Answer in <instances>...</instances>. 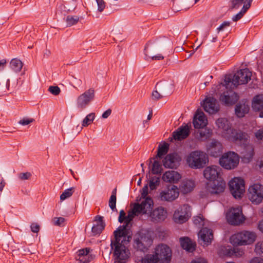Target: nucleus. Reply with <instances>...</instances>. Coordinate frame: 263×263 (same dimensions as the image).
<instances>
[{"label": "nucleus", "instance_id": "obj_1", "mask_svg": "<svg viewBox=\"0 0 263 263\" xmlns=\"http://www.w3.org/2000/svg\"><path fill=\"white\" fill-rule=\"evenodd\" d=\"M124 229L123 227H119L114 232L115 240L111 241L110 246L115 263H125L129 257L130 252L126 245L130 241L132 234L127 231L122 232Z\"/></svg>", "mask_w": 263, "mask_h": 263}, {"label": "nucleus", "instance_id": "obj_2", "mask_svg": "<svg viewBox=\"0 0 263 263\" xmlns=\"http://www.w3.org/2000/svg\"><path fill=\"white\" fill-rule=\"evenodd\" d=\"M172 250L166 245L159 244L156 246L152 254L142 259V263H170Z\"/></svg>", "mask_w": 263, "mask_h": 263}, {"label": "nucleus", "instance_id": "obj_3", "mask_svg": "<svg viewBox=\"0 0 263 263\" xmlns=\"http://www.w3.org/2000/svg\"><path fill=\"white\" fill-rule=\"evenodd\" d=\"M215 125L221 136L230 141L242 140L246 136L242 132L232 128L230 122L225 118L217 119L215 121Z\"/></svg>", "mask_w": 263, "mask_h": 263}, {"label": "nucleus", "instance_id": "obj_4", "mask_svg": "<svg viewBox=\"0 0 263 263\" xmlns=\"http://www.w3.org/2000/svg\"><path fill=\"white\" fill-rule=\"evenodd\" d=\"M252 72L248 68L241 69L237 71L232 79L230 77H226L223 83L220 85L226 89H233L239 85L246 84L251 80Z\"/></svg>", "mask_w": 263, "mask_h": 263}, {"label": "nucleus", "instance_id": "obj_5", "mask_svg": "<svg viewBox=\"0 0 263 263\" xmlns=\"http://www.w3.org/2000/svg\"><path fill=\"white\" fill-rule=\"evenodd\" d=\"M240 162V157L234 152L229 151L221 155L219 159L220 165L227 170H232L237 167Z\"/></svg>", "mask_w": 263, "mask_h": 263}, {"label": "nucleus", "instance_id": "obj_6", "mask_svg": "<svg viewBox=\"0 0 263 263\" xmlns=\"http://www.w3.org/2000/svg\"><path fill=\"white\" fill-rule=\"evenodd\" d=\"M186 163L193 168H200L203 166L207 160L206 154L200 151L191 152L186 157Z\"/></svg>", "mask_w": 263, "mask_h": 263}, {"label": "nucleus", "instance_id": "obj_7", "mask_svg": "<svg viewBox=\"0 0 263 263\" xmlns=\"http://www.w3.org/2000/svg\"><path fill=\"white\" fill-rule=\"evenodd\" d=\"M257 235L255 232L245 231L233 235L231 237V241L236 245H249L253 243Z\"/></svg>", "mask_w": 263, "mask_h": 263}, {"label": "nucleus", "instance_id": "obj_8", "mask_svg": "<svg viewBox=\"0 0 263 263\" xmlns=\"http://www.w3.org/2000/svg\"><path fill=\"white\" fill-rule=\"evenodd\" d=\"M153 201L151 198L140 199L139 202L135 203L132 208L135 216L146 215L148 216L153 208Z\"/></svg>", "mask_w": 263, "mask_h": 263}, {"label": "nucleus", "instance_id": "obj_9", "mask_svg": "<svg viewBox=\"0 0 263 263\" xmlns=\"http://www.w3.org/2000/svg\"><path fill=\"white\" fill-rule=\"evenodd\" d=\"M179 195V191L177 186L167 185L165 188L160 192L158 198L162 201L172 202L176 200Z\"/></svg>", "mask_w": 263, "mask_h": 263}, {"label": "nucleus", "instance_id": "obj_10", "mask_svg": "<svg viewBox=\"0 0 263 263\" xmlns=\"http://www.w3.org/2000/svg\"><path fill=\"white\" fill-rule=\"evenodd\" d=\"M134 242L135 247L144 252L151 246L153 240L148 233L141 232L135 236Z\"/></svg>", "mask_w": 263, "mask_h": 263}, {"label": "nucleus", "instance_id": "obj_11", "mask_svg": "<svg viewBox=\"0 0 263 263\" xmlns=\"http://www.w3.org/2000/svg\"><path fill=\"white\" fill-rule=\"evenodd\" d=\"M95 96V91L89 88L78 96L76 99V106L78 109H84L89 105Z\"/></svg>", "mask_w": 263, "mask_h": 263}, {"label": "nucleus", "instance_id": "obj_12", "mask_svg": "<svg viewBox=\"0 0 263 263\" xmlns=\"http://www.w3.org/2000/svg\"><path fill=\"white\" fill-rule=\"evenodd\" d=\"M248 196L253 203H260L263 200V185L260 183L251 185L248 189Z\"/></svg>", "mask_w": 263, "mask_h": 263}, {"label": "nucleus", "instance_id": "obj_13", "mask_svg": "<svg viewBox=\"0 0 263 263\" xmlns=\"http://www.w3.org/2000/svg\"><path fill=\"white\" fill-rule=\"evenodd\" d=\"M229 185L233 197L236 199L241 198L245 191L244 180L240 177H234L230 181Z\"/></svg>", "mask_w": 263, "mask_h": 263}, {"label": "nucleus", "instance_id": "obj_14", "mask_svg": "<svg viewBox=\"0 0 263 263\" xmlns=\"http://www.w3.org/2000/svg\"><path fill=\"white\" fill-rule=\"evenodd\" d=\"M191 216V208L188 204L179 206L174 212L173 218L178 223L186 222Z\"/></svg>", "mask_w": 263, "mask_h": 263}, {"label": "nucleus", "instance_id": "obj_15", "mask_svg": "<svg viewBox=\"0 0 263 263\" xmlns=\"http://www.w3.org/2000/svg\"><path fill=\"white\" fill-rule=\"evenodd\" d=\"M227 218L229 223L232 225L240 224L245 220L241 209L239 206L231 209L227 214Z\"/></svg>", "mask_w": 263, "mask_h": 263}, {"label": "nucleus", "instance_id": "obj_16", "mask_svg": "<svg viewBox=\"0 0 263 263\" xmlns=\"http://www.w3.org/2000/svg\"><path fill=\"white\" fill-rule=\"evenodd\" d=\"M221 168L217 165L207 166L203 171L205 178L211 181H215L221 179Z\"/></svg>", "mask_w": 263, "mask_h": 263}, {"label": "nucleus", "instance_id": "obj_17", "mask_svg": "<svg viewBox=\"0 0 263 263\" xmlns=\"http://www.w3.org/2000/svg\"><path fill=\"white\" fill-rule=\"evenodd\" d=\"M135 216L134 212L133 210V209L128 211V215L126 216V213L123 210H122L119 212V216L118 218V221L120 223H122L123 221H125V224L123 226H120V227H123L124 228V230H122L123 232L124 231H127L129 232L130 234H132L130 230V222L132 221L134 217Z\"/></svg>", "mask_w": 263, "mask_h": 263}, {"label": "nucleus", "instance_id": "obj_18", "mask_svg": "<svg viewBox=\"0 0 263 263\" xmlns=\"http://www.w3.org/2000/svg\"><path fill=\"white\" fill-rule=\"evenodd\" d=\"M207 184L206 189L208 192L212 194H218L224 192L226 182L222 179H218Z\"/></svg>", "mask_w": 263, "mask_h": 263}, {"label": "nucleus", "instance_id": "obj_19", "mask_svg": "<svg viewBox=\"0 0 263 263\" xmlns=\"http://www.w3.org/2000/svg\"><path fill=\"white\" fill-rule=\"evenodd\" d=\"M208 124V120L203 112L197 110L195 113L193 119V124L195 128H204Z\"/></svg>", "mask_w": 263, "mask_h": 263}, {"label": "nucleus", "instance_id": "obj_20", "mask_svg": "<svg viewBox=\"0 0 263 263\" xmlns=\"http://www.w3.org/2000/svg\"><path fill=\"white\" fill-rule=\"evenodd\" d=\"M166 210L163 207H159L152 211L148 217L154 222H160L164 221L167 217Z\"/></svg>", "mask_w": 263, "mask_h": 263}, {"label": "nucleus", "instance_id": "obj_21", "mask_svg": "<svg viewBox=\"0 0 263 263\" xmlns=\"http://www.w3.org/2000/svg\"><path fill=\"white\" fill-rule=\"evenodd\" d=\"M223 152V146L218 141L213 139L207 146V152L214 157H219Z\"/></svg>", "mask_w": 263, "mask_h": 263}, {"label": "nucleus", "instance_id": "obj_22", "mask_svg": "<svg viewBox=\"0 0 263 263\" xmlns=\"http://www.w3.org/2000/svg\"><path fill=\"white\" fill-rule=\"evenodd\" d=\"M228 89H231L228 88ZM238 99V97L237 95L231 90L224 91L220 95L219 98V100L228 106L234 104L236 102Z\"/></svg>", "mask_w": 263, "mask_h": 263}, {"label": "nucleus", "instance_id": "obj_23", "mask_svg": "<svg viewBox=\"0 0 263 263\" xmlns=\"http://www.w3.org/2000/svg\"><path fill=\"white\" fill-rule=\"evenodd\" d=\"M180 160V157L177 154L173 153L167 155L162 162L165 167L176 168L179 166Z\"/></svg>", "mask_w": 263, "mask_h": 263}, {"label": "nucleus", "instance_id": "obj_24", "mask_svg": "<svg viewBox=\"0 0 263 263\" xmlns=\"http://www.w3.org/2000/svg\"><path fill=\"white\" fill-rule=\"evenodd\" d=\"M191 125L188 124L183 125L179 127L176 131L173 133V137L171 139L176 140H182L188 137L190 132Z\"/></svg>", "mask_w": 263, "mask_h": 263}, {"label": "nucleus", "instance_id": "obj_25", "mask_svg": "<svg viewBox=\"0 0 263 263\" xmlns=\"http://www.w3.org/2000/svg\"><path fill=\"white\" fill-rule=\"evenodd\" d=\"M199 242L203 246H208L210 244L213 238L212 230L206 228L202 229L198 234Z\"/></svg>", "mask_w": 263, "mask_h": 263}, {"label": "nucleus", "instance_id": "obj_26", "mask_svg": "<svg viewBox=\"0 0 263 263\" xmlns=\"http://www.w3.org/2000/svg\"><path fill=\"white\" fill-rule=\"evenodd\" d=\"M203 106L204 110L210 114H215L219 109L216 100L212 97L207 98L204 100Z\"/></svg>", "mask_w": 263, "mask_h": 263}, {"label": "nucleus", "instance_id": "obj_27", "mask_svg": "<svg viewBox=\"0 0 263 263\" xmlns=\"http://www.w3.org/2000/svg\"><path fill=\"white\" fill-rule=\"evenodd\" d=\"M181 178V175L177 171H166L162 176V179L166 183H176Z\"/></svg>", "mask_w": 263, "mask_h": 263}, {"label": "nucleus", "instance_id": "obj_28", "mask_svg": "<svg viewBox=\"0 0 263 263\" xmlns=\"http://www.w3.org/2000/svg\"><path fill=\"white\" fill-rule=\"evenodd\" d=\"M90 248H86L79 250L77 252V260H79L80 263H88L93 257L89 254Z\"/></svg>", "mask_w": 263, "mask_h": 263}, {"label": "nucleus", "instance_id": "obj_29", "mask_svg": "<svg viewBox=\"0 0 263 263\" xmlns=\"http://www.w3.org/2000/svg\"><path fill=\"white\" fill-rule=\"evenodd\" d=\"M182 248L189 252H193L195 250L196 243L188 237L180 238Z\"/></svg>", "mask_w": 263, "mask_h": 263}, {"label": "nucleus", "instance_id": "obj_30", "mask_svg": "<svg viewBox=\"0 0 263 263\" xmlns=\"http://www.w3.org/2000/svg\"><path fill=\"white\" fill-rule=\"evenodd\" d=\"M195 186V182L192 180H184L181 183L179 189L181 193L184 194L192 192Z\"/></svg>", "mask_w": 263, "mask_h": 263}, {"label": "nucleus", "instance_id": "obj_31", "mask_svg": "<svg viewBox=\"0 0 263 263\" xmlns=\"http://www.w3.org/2000/svg\"><path fill=\"white\" fill-rule=\"evenodd\" d=\"M95 222L96 223L93 224L91 229V232L94 235L100 234L105 227V223L103 222L102 217L97 216Z\"/></svg>", "mask_w": 263, "mask_h": 263}, {"label": "nucleus", "instance_id": "obj_32", "mask_svg": "<svg viewBox=\"0 0 263 263\" xmlns=\"http://www.w3.org/2000/svg\"><path fill=\"white\" fill-rule=\"evenodd\" d=\"M253 0H246L244 2V4L243 7L240 10V11L234 15L232 17V20L234 22H236L238 20H240L243 16L245 13L247 12V11L250 8L251 3Z\"/></svg>", "mask_w": 263, "mask_h": 263}, {"label": "nucleus", "instance_id": "obj_33", "mask_svg": "<svg viewBox=\"0 0 263 263\" xmlns=\"http://www.w3.org/2000/svg\"><path fill=\"white\" fill-rule=\"evenodd\" d=\"M10 68L15 73L20 72L23 66V63L18 59H12L9 64Z\"/></svg>", "mask_w": 263, "mask_h": 263}, {"label": "nucleus", "instance_id": "obj_34", "mask_svg": "<svg viewBox=\"0 0 263 263\" xmlns=\"http://www.w3.org/2000/svg\"><path fill=\"white\" fill-rule=\"evenodd\" d=\"M249 110V106L248 104H238L235 108V113L238 117H242L246 114H247Z\"/></svg>", "mask_w": 263, "mask_h": 263}, {"label": "nucleus", "instance_id": "obj_35", "mask_svg": "<svg viewBox=\"0 0 263 263\" xmlns=\"http://www.w3.org/2000/svg\"><path fill=\"white\" fill-rule=\"evenodd\" d=\"M169 145L168 143L164 142L159 145L157 151V154L153 158L156 159L157 158H161L164 155L167 154L168 151Z\"/></svg>", "mask_w": 263, "mask_h": 263}, {"label": "nucleus", "instance_id": "obj_36", "mask_svg": "<svg viewBox=\"0 0 263 263\" xmlns=\"http://www.w3.org/2000/svg\"><path fill=\"white\" fill-rule=\"evenodd\" d=\"M252 107L255 110H259L263 108V96H257L254 98Z\"/></svg>", "mask_w": 263, "mask_h": 263}, {"label": "nucleus", "instance_id": "obj_37", "mask_svg": "<svg viewBox=\"0 0 263 263\" xmlns=\"http://www.w3.org/2000/svg\"><path fill=\"white\" fill-rule=\"evenodd\" d=\"M96 117L95 113L91 112L88 114L82 122V129L83 127H87L93 122Z\"/></svg>", "mask_w": 263, "mask_h": 263}, {"label": "nucleus", "instance_id": "obj_38", "mask_svg": "<svg viewBox=\"0 0 263 263\" xmlns=\"http://www.w3.org/2000/svg\"><path fill=\"white\" fill-rule=\"evenodd\" d=\"M199 134V139L201 141L205 140L212 136V130L210 128H205L203 130H200Z\"/></svg>", "mask_w": 263, "mask_h": 263}, {"label": "nucleus", "instance_id": "obj_39", "mask_svg": "<svg viewBox=\"0 0 263 263\" xmlns=\"http://www.w3.org/2000/svg\"><path fill=\"white\" fill-rule=\"evenodd\" d=\"M154 162L152 165V172L154 174H158L161 173L162 171V167L160 161L156 159H154Z\"/></svg>", "mask_w": 263, "mask_h": 263}, {"label": "nucleus", "instance_id": "obj_40", "mask_svg": "<svg viewBox=\"0 0 263 263\" xmlns=\"http://www.w3.org/2000/svg\"><path fill=\"white\" fill-rule=\"evenodd\" d=\"M79 17L76 15H68L66 18L67 26L71 27L78 23L79 21Z\"/></svg>", "mask_w": 263, "mask_h": 263}, {"label": "nucleus", "instance_id": "obj_41", "mask_svg": "<svg viewBox=\"0 0 263 263\" xmlns=\"http://www.w3.org/2000/svg\"><path fill=\"white\" fill-rule=\"evenodd\" d=\"M73 192V187H70L64 190V191L60 195V198L61 201H63L65 199L70 198L72 195Z\"/></svg>", "mask_w": 263, "mask_h": 263}, {"label": "nucleus", "instance_id": "obj_42", "mask_svg": "<svg viewBox=\"0 0 263 263\" xmlns=\"http://www.w3.org/2000/svg\"><path fill=\"white\" fill-rule=\"evenodd\" d=\"M245 0H231L230 9L231 10H237L238 9L242 4H244Z\"/></svg>", "mask_w": 263, "mask_h": 263}, {"label": "nucleus", "instance_id": "obj_43", "mask_svg": "<svg viewBox=\"0 0 263 263\" xmlns=\"http://www.w3.org/2000/svg\"><path fill=\"white\" fill-rule=\"evenodd\" d=\"M155 89L163 95L167 91V86L165 83H158L155 86Z\"/></svg>", "mask_w": 263, "mask_h": 263}, {"label": "nucleus", "instance_id": "obj_44", "mask_svg": "<svg viewBox=\"0 0 263 263\" xmlns=\"http://www.w3.org/2000/svg\"><path fill=\"white\" fill-rule=\"evenodd\" d=\"M194 223L198 227L205 225L204 219L201 215L195 217L194 218Z\"/></svg>", "mask_w": 263, "mask_h": 263}, {"label": "nucleus", "instance_id": "obj_45", "mask_svg": "<svg viewBox=\"0 0 263 263\" xmlns=\"http://www.w3.org/2000/svg\"><path fill=\"white\" fill-rule=\"evenodd\" d=\"M164 96L156 89L152 93V98L153 100L157 101L163 98Z\"/></svg>", "mask_w": 263, "mask_h": 263}, {"label": "nucleus", "instance_id": "obj_46", "mask_svg": "<svg viewBox=\"0 0 263 263\" xmlns=\"http://www.w3.org/2000/svg\"><path fill=\"white\" fill-rule=\"evenodd\" d=\"M49 91L53 95L57 96L61 92L60 88L58 86H51L48 88Z\"/></svg>", "mask_w": 263, "mask_h": 263}, {"label": "nucleus", "instance_id": "obj_47", "mask_svg": "<svg viewBox=\"0 0 263 263\" xmlns=\"http://www.w3.org/2000/svg\"><path fill=\"white\" fill-rule=\"evenodd\" d=\"M31 177V174L30 172L21 173L18 174V178L22 181L29 180Z\"/></svg>", "mask_w": 263, "mask_h": 263}, {"label": "nucleus", "instance_id": "obj_48", "mask_svg": "<svg viewBox=\"0 0 263 263\" xmlns=\"http://www.w3.org/2000/svg\"><path fill=\"white\" fill-rule=\"evenodd\" d=\"M109 206L112 211L116 209V196L111 195L109 200Z\"/></svg>", "mask_w": 263, "mask_h": 263}, {"label": "nucleus", "instance_id": "obj_49", "mask_svg": "<svg viewBox=\"0 0 263 263\" xmlns=\"http://www.w3.org/2000/svg\"><path fill=\"white\" fill-rule=\"evenodd\" d=\"M255 250L257 253L263 255V241L258 242L256 244Z\"/></svg>", "mask_w": 263, "mask_h": 263}, {"label": "nucleus", "instance_id": "obj_50", "mask_svg": "<svg viewBox=\"0 0 263 263\" xmlns=\"http://www.w3.org/2000/svg\"><path fill=\"white\" fill-rule=\"evenodd\" d=\"M65 218L63 217H55L52 219L54 225L57 226H61L65 222Z\"/></svg>", "mask_w": 263, "mask_h": 263}, {"label": "nucleus", "instance_id": "obj_51", "mask_svg": "<svg viewBox=\"0 0 263 263\" xmlns=\"http://www.w3.org/2000/svg\"><path fill=\"white\" fill-rule=\"evenodd\" d=\"M159 181V179L158 177H155L151 179L149 181V186L151 190H154L155 189L157 184Z\"/></svg>", "mask_w": 263, "mask_h": 263}, {"label": "nucleus", "instance_id": "obj_52", "mask_svg": "<svg viewBox=\"0 0 263 263\" xmlns=\"http://www.w3.org/2000/svg\"><path fill=\"white\" fill-rule=\"evenodd\" d=\"M98 5V10L102 12L105 8V3L104 0H96Z\"/></svg>", "mask_w": 263, "mask_h": 263}, {"label": "nucleus", "instance_id": "obj_53", "mask_svg": "<svg viewBox=\"0 0 263 263\" xmlns=\"http://www.w3.org/2000/svg\"><path fill=\"white\" fill-rule=\"evenodd\" d=\"M148 193V185H145L141 190V199H145L146 198H148L147 197Z\"/></svg>", "mask_w": 263, "mask_h": 263}, {"label": "nucleus", "instance_id": "obj_54", "mask_svg": "<svg viewBox=\"0 0 263 263\" xmlns=\"http://www.w3.org/2000/svg\"><path fill=\"white\" fill-rule=\"evenodd\" d=\"M34 120L32 118H23L20 120L18 123L22 125H27L33 122Z\"/></svg>", "mask_w": 263, "mask_h": 263}, {"label": "nucleus", "instance_id": "obj_55", "mask_svg": "<svg viewBox=\"0 0 263 263\" xmlns=\"http://www.w3.org/2000/svg\"><path fill=\"white\" fill-rule=\"evenodd\" d=\"M230 25V23L229 22H224L217 28L218 32L223 31L226 28L228 27Z\"/></svg>", "mask_w": 263, "mask_h": 263}, {"label": "nucleus", "instance_id": "obj_56", "mask_svg": "<svg viewBox=\"0 0 263 263\" xmlns=\"http://www.w3.org/2000/svg\"><path fill=\"white\" fill-rule=\"evenodd\" d=\"M31 230L33 233H37L40 229V226L36 223H32L30 226Z\"/></svg>", "mask_w": 263, "mask_h": 263}, {"label": "nucleus", "instance_id": "obj_57", "mask_svg": "<svg viewBox=\"0 0 263 263\" xmlns=\"http://www.w3.org/2000/svg\"><path fill=\"white\" fill-rule=\"evenodd\" d=\"M255 136L258 140H262L263 138V129H259L255 133Z\"/></svg>", "mask_w": 263, "mask_h": 263}, {"label": "nucleus", "instance_id": "obj_58", "mask_svg": "<svg viewBox=\"0 0 263 263\" xmlns=\"http://www.w3.org/2000/svg\"><path fill=\"white\" fill-rule=\"evenodd\" d=\"M111 109H108L106 111H105L102 115V118L103 119H107L108 118L111 114Z\"/></svg>", "mask_w": 263, "mask_h": 263}, {"label": "nucleus", "instance_id": "obj_59", "mask_svg": "<svg viewBox=\"0 0 263 263\" xmlns=\"http://www.w3.org/2000/svg\"><path fill=\"white\" fill-rule=\"evenodd\" d=\"M181 8L179 7V4L178 2H173L172 9L174 12H178L181 10Z\"/></svg>", "mask_w": 263, "mask_h": 263}, {"label": "nucleus", "instance_id": "obj_60", "mask_svg": "<svg viewBox=\"0 0 263 263\" xmlns=\"http://www.w3.org/2000/svg\"><path fill=\"white\" fill-rule=\"evenodd\" d=\"M250 263H263V259L259 257H254L250 260Z\"/></svg>", "mask_w": 263, "mask_h": 263}, {"label": "nucleus", "instance_id": "obj_61", "mask_svg": "<svg viewBox=\"0 0 263 263\" xmlns=\"http://www.w3.org/2000/svg\"><path fill=\"white\" fill-rule=\"evenodd\" d=\"M7 63V61L6 59H3L0 60V71L3 70V69H5Z\"/></svg>", "mask_w": 263, "mask_h": 263}, {"label": "nucleus", "instance_id": "obj_62", "mask_svg": "<svg viewBox=\"0 0 263 263\" xmlns=\"http://www.w3.org/2000/svg\"><path fill=\"white\" fill-rule=\"evenodd\" d=\"M151 59L153 60L160 61L164 59V57L160 53L157 54V55L152 56Z\"/></svg>", "mask_w": 263, "mask_h": 263}, {"label": "nucleus", "instance_id": "obj_63", "mask_svg": "<svg viewBox=\"0 0 263 263\" xmlns=\"http://www.w3.org/2000/svg\"><path fill=\"white\" fill-rule=\"evenodd\" d=\"M258 230L263 234V219L259 221L257 226Z\"/></svg>", "mask_w": 263, "mask_h": 263}, {"label": "nucleus", "instance_id": "obj_64", "mask_svg": "<svg viewBox=\"0 0 263 263\" xmlns=\"http://www.w3.org/2000/svg\"><path fill=\"white\" fill-rule=\"evenodd\" d=\"M192 263H206V261L203 258H198L193 261Z\"/></svg>", "mask_w": 263, "mask_h": 263}]
</instances>
